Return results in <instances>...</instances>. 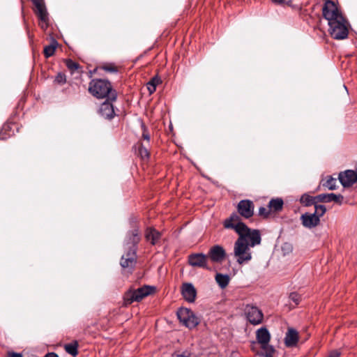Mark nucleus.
Masks as SVG:
<instances>
[{
	"mask_svg": "<svg viewBox=\"0 0 357 357\" xmlns=\"http://www.w3.org/2000/svg\"><path fill=\"white\" fill-rule=\"evenodd\" d=\"M299 201L303 206L306 207L315 205V204H317L319 202L317 199V195L313 197L307 193H304L303 195H302Z\"/></svg>",
	"mask_w": 357,
	"mask_h": 357,
	"instance_id": "nucleus-23",
	"label": "nucleus"
},
{
	"mask_svg": "<svg viewBox=\"0 0 357 357\" xmlns=\"http://www.w3.org/2000/svg\"><path fill=\"white\" fill-rule=\"evenodd\" d=\"M176 314L179 321L189 329L195 328L199 324V318L188 308H179Z\"/></svg>",
	"mask_w": 357,
	"mask_h": 357,
	"instance_id": "nucleus-6",
	"label": "nucleus"
},
{
	"mask_svg": "<svg viewBox=\"0 0 357 357\" xmlns=\"http://www.w3.org/2000/svg\"><path fill=\"white\" fill-rule=\"evenodd\" d=\"M223 226L225 229L235 231L238 235L236 241L237 242L248 243L252 248L261 243V237L259 230L248 227L235 212L224 220Z\"/></svg>",
	"mask_w": 357,
	"mask_h": 357,
	"instance_id": "nucleus-2",
	"label": "nucleus"
},
{
	"mask_svg": "<svg viewBox=\"0 0 357 357\" xmlns=\"http://www.w3.org/2000/svg\"><path fill=\"white\" fill-rule=\"evenodd\" d=\"M181 294L186 301L193 303L197 296V290L191 283H184L181 287Z\"/></svg>",
	"mask_w": 357,
	"mask_h": 357,
	"instance_id": "nucleus-18",
	"label": "nucleus"
},
{
	"mask_svg": "<svg viewBox=\"0 0 357 357\" xmlns=\"http://www.w3.org/2000/svg\"><path fill=\"white\" fill-rule=\"evenodd\" d=\"M139 155L142 160H148L150 158V152L142 143L139 144L138 148Z\"/></svg>",
	"mask_w": 357,
	"mask_h": 357,
	"instance_id": "nucleus-29",
	"label": "nucleus"
},
{
	"mask_svg": "<svg viewBox=\"0 0 357 357\" xmlns=\"http://www.w3.org/2000/svg\"><path fill=\"white\" fill-rule=\"evenodd\" d=\"M298 342V333L294 328H289L284 338V343L287 347L296 346Z\"/></svg>",
	"mask_w": 357,
	"mask_h": 357,
	"instance_id": "nucleus-21",
	"label": "nucleus"
},
{
	"mask_svg": "<svg viewBox=\"0 0 357 357\" xmlns=\"http://www.w3.org/2000/svg\"><path fill=\"white\" fill-rule=\"evenodd\" d=\"M155 291V287L150 285H144L137 289L131 287L123 294V305L127 307L134 302H140L148 296L153 294Z\"/></svg>",
	"mask_w": 357,
	"mask_h": 357,
	"instance_id": "nucleus-4",
	"label": "nucleus"
},
{
	"mask_svg": "<svg viewBox=\"0 0 357 357\" xmlns=\"http://www.w3.org/2000/svg\"><path fill=\"white\" fill-rule=\"evenodd\" d=\"M145 238L153 245L157 244L161 238L162 234L153 227H148L145 230Z\"/></svg>",
	"mask_w": 357,
	"mask_h": 357,
	"instance_id": "nucleus-20",
	"label": "nucleus"
},
{
	"mask_svg": "<svg viewBox=\"0 0 357 357\" xmlns=\"http://www.w3.org/2000/svg\"><path fill=\"white\" fill-rule=\"evenodd\" d=\"M341 356V353L337 350H333L330 352L328 357H340Z\"/></svg>",
	"mask_w": 357,
	"mask_h": 357,
	"instance_id": "nucleus-38",
	"label": "nucleus"
},
{
	"mask_svg": "<svg viewBox=\"0 0 357 357\" xmlns=\"http://www.w3.org/2000/svg\"><path fill=\"white\" fill-rule=\"evenodd\" d=\"M324 17L328 20L329 33L336 40H343L349 34V24L337 5L333 1H326L322 8Z\"/></svg>",
	"mask_w": 357,
	"mask_h": 357,
	"instance_id": "nucleus-1",
	"label": "nucleus"
},
{
	"mask_svg": "<svg viewBox=\"0 0 357 357\" xmlns=\"http://www.w3.org/2000/svg\"><path fill=\"white\" fill-rule=\"evenodd\" d=\"M256 337L263 351L268 350V347H273L268 344L271 340V335L266 328L263 327L258 329L256 332Z\"/></svg>",
	"mask_w": 357,
	"mask_h": 357,
	"instance_id": "nucleus-16",
	"label": "nucleus"
},
{
	"mask_svg": "<svg viewBox=\"0 0 357 357\" xmlns=\"http://www.w3.org/2000/svg\"><path fill=\"white\" fill-rule=\"evenodd\" d=\"M160 83H161V79L158 75L153 77L146 84L147 89H148L149 93L150 94L153 93L156 90L157 86Z\"/></svg>",
	"mask_w": 357,
	"mask_h": 357,
	"instance_id": "nucleus-26",
	"label": "nucleus"
},
{
	"mask_svg": "<svg viewBox=\"0 0 357 357\" xmlns=\"http://www.w3.org/2000/svg\"><path fill=\"white\" fill-rule=\"evenodd\" d=\"M35 6L34 13L39 20V26L45 31L49 26L48 13L43 0H31Z\"/></svg>",
	"mask_w": 357,
	"mask_h": 357,
	"instance_id": "nucleus-7",
	"label": "nucleus"
},
{
	"mask_svg": "<svg viewBox=\"0 0 357 357\" xmlns=\"http://www.w3.org/2000/svg\"><path fill=\"white\" fill-rule=\"evenodd\" d=\"M271 213V212L269 208L267 209L264 206H261L259 208V215L260 217H262L263 218H268L270 216Z\"/></svg>",
	"mask_w": 357,
	"mask_h": 357,
	"instance_id": "nucleus-35",
	"label": "nucleus"
},
{
	"mask_svg": "<svg viewBox=\"0 0 357 357\" xmlns=\"http://www.w3.org/2000/svg\"><path fill=\"white\" fill-rule=\"evenodd\" d=\"M66 67L72 72H75V70H77L79 67V64L77 62H75L74 61H73L72 59H66Z\"/></svg>",
	"mask_w": 357,
	"mask_h": 357,
	"instance_id": "nucleus-31",
	"label": "nucleus"
},
{
	"mask_svg": "<svg viewBox=\"0 0 357 357\" xmlns=\"http://www.w3.org/2000/svg\"><path fill=\"white\" fill-rule=\"evenodd\" d=\"M206 255L212 262L222 263L227 257V252L222 245H215L210 248Z\"/></svg>",
	"mask_w": 357,
	"mask_h": 357,
	"instance_id": "nucleus-14",
	"label": "nucleus"
},
{
	"mask_svg": "<svg viewBox=\"0 0 357 357\" xmlns=\"http://www.w3.org/2000/svg\"><path fill=\"white\" fill-rule=\"evenodd\" d=\"M284 202L281 198H273L270 200L268 208L271 213H279L282 211Z\"/></svg>",
	"mask_w": 357,
	"mask_h": 357,
	"instance_id": "nucleus-22",
	"label": "nucleus"
},
{
	"mask_svg": "<svg viewBox=\"0 0 357 357\" xmlns=\"http://www.w3.org/2000/svg\"><path fill=\"white\" fill-rule=\"evenodd\" d=\"M44 357H59V356L54 352H49Z\"/></svg>",
	"mask_w": 357,
	"mask_h": 357,
	"instance_id": "nucleus-41",
	"label": "nucleus"
},
{
	"mask_svg": "<svg viewBox=\"0 0 357 357\" xmlns=\"http://www.w3.org/2000/svg\"><path fill=\"white\" fill-rule=\"evenodd\" d=\"M302 225L306 228H314L319 225L320 218L314 213H305L301 216Z\"/></svg>",
	"mask_w": 357,
	"mask_h": 357,
	"instance_id": "nucleus-17",
	"label": "nucleus"
},
{
	"mask_svg": "<svg viewBox=\"0 0 357 357\" xmlns=\"http://www.w3.org/2000/svg\"><path fill=\"white\" fill-rule=\"evenodd\" d=\"M236 210L238 212L236 214L241 218L249 219L254 215L255 204L250 199H242L238 203Z\"/></svg>",
	"mask_w": 357,
	"mask_h": 357,
	"instance_id": "nucleus-10",
	"label": "nucleus"
},
{
	"mask_svg": "<svg viewBox=\"0 0 357 357\" xmlns=\"http://www.w3.org/2000/svg\"><path fill=\"white\" fill-rule=\"evenodd\" d=\"M171 357H189L184 354L174 353Z\"/></svg>",
	"mask_w": 357,
	"mask_h": 357,
	"instance_id": "nucleus-40",
	"label": "nucleus"
},
{
	"mask_svg": "<svg viewBox=\"0 0 357 357\" xmlns=\"http://www.w3.org/2000/svg\"><path fill=\"white\" fill-rule=\"evenodd\" d=\"M215 281L222 289H225L229 283L230 278L228 275L217 273L215 277Z\"/></svg>",
	"mask_w": 357,
	"mask_h": 357,
	"instance_id": "nucleus-25",
	"label": "nucleus"
},
{
	"mask_svg": "<svg viewBox=\"0 0 357 357\" xmlns=\"http://www.w3.org/2000/svg\"><path fill=\"white\" fill-rule=\"evenodd\" d=\"M188 263L192 267L211 270V268L208 266L207 255L203 253H192L189 255L188 257Z\"/></svg>",
	"mask_w": 357,
	"mask_h": 357,
	"instance_id": "nucleus-11",
	"label": "nucleus"
},
{
	"mask_svg": "<svg viewBox=\"0 0 357 357\" xmlns=\"http://www.w3.org/2000/svg\"><path fill=\"white\" fill-rule=\"evenodd\" d=\"M99 68L107 73H116L119 71V68L112 63H105Z\"/></svg>",
	"mask_w": 357,
	"mask_h": 357,
	"instance_id": "nucleus-30",
	"label": "nucleus"
},
{
	"mask_svg": "<svg viewBox=\"0 0 357 357\" xmlns=\"http://www.w3.org/2000/svg\"><path fill=\"white\" fill-rule=\"evenodd\" d=\"M63 347L66 352L73 357H76L79 354V343L77 340H73L70 343L64 344Z\"/></svg>",
	"mask_w": 357,
	"mask_h": 357,
	"instance_id": "nucleus-24",
	"label": "nucleus"
},
{
	"mask_svg": "<svg viewBox=\"0 0 357 357\" xmlns=\"http://www.w3.org/2000/svg\"><path fill=\"white\" fill-rule=\"evenodd\" d=\"M275 3H282L285 0H271Z\"/></svg>",
	"mask_w": 357,
	"mask_h": 357,
	"instance_id": "nucleus-42",
	"label": "nucleus"
},
{
	"mask_svg": "<svg viewBox=\"0 0 357 357\" xmlns=\"http://www.w3.org/2000/svg\"><path fill=\"white\" fill-rule=\"evenodd\" d=\"M250 245L248 243H243L235 241L234 245V255L236 262L242 265L249 262L252 259V252Z\"/></svg>",
	"mask_w": 357,
	"mask_h": 357,
	"instance_id": "nucleus-5",
	"label": "nucleus"
},
{
	"mask_svg": "<svg viewBox=\"0 0 357 357\" xmlns=\"http://www.w3.org/2000/svg\"><path fill=\"white\" fill-rule=\"evenodd\" d=\"M338 179L344 188H349L357 183V167L356 170L347 169L339 174Z\"/></svg>",
	"mask_w": 357,
	"mask_h": 357,
	"instance_id": "nucleus-13",
	"label": "nucleus"
},
{
	"mask_svg": "<svg viewBox=\"0 0 357 357\" xmlns=\"http://www.w3.org/2000/svg\"><path fill=\"white\" fill-rule=\"evenodd\" d=\"M56 84L63 85L66 82V76L63 73H58L55 77L54 81Z\"/></svg>",
	"mask_w": 357,
	"mask_h": 357,
	"instance_id": "nucleus-34",
	"label": "nucleus"
},
{
	"mask_svg": "<svg viewBox=\"0 0 357 357\" xmlns=\"http://www.w3.org/2000/svg\"><path fill=\"white\" fill-rule=\"evenodd\" d=\"M58 43L56 40H53L52 43L44 47L43 53L46 58L53 56L55 53Z\"/></svg>",
	"mask_w": 357,
	"mask_h": 357,
	"instance_id": "nucleus-27",
	"label": "nucleus"
},
{
	"mask_svg": "<svg viewBox=\"0 0 357 357\" xmlns=\"http://www.w3.org/2000/svg\"><path fill=\"white\" fill-rule=\"evenodd\" d=\"M289 298L295 303L296 305H298L301 300V296L296 292H291L289 294Z\"/></svg>",
	"mask_w": 357,
	"mask_h": 357,
	"instance_id": "nucleus-37",
	"label": "nucleus"
},
{
	"mask_svg": "<svg viewBox=\"0 0 357 357\" xmlns=\"http://www.w3.org/2000/svg\"><path fill=\"white\" fill-rule=\"evenodd\" d=\"M245 314L248 321L252 325L261 324L264 319V314L257 307L248 305L245 309Z\"/></svg>",
	"mask_w": 357,
	"mask_h": 357,
	"instance_id": "nucleus-12",
	"label": "nucleus"
},
{
	"mask_svg": "<svg viewBox=\"0 0 357 357\" xmlns=\"http://www.w3.org/2000/svg\"><path fill=\"white\" fill-rule=\"evenodd\" d=\"M337 180L333 178L331 176H328L326 178V181L323 183V185L331 190H333L336 188Z\"/></svg>",
	"mask_w": 357,
	"mask_h": 357,
	"instance_id": "nucleus-28",
	"label": "nucleus"
},
{
	"mask_svg": "<svg viewBox=\"0 0 357 357\" xmlns=\"http://www.w3.org/2000/svg\"><path fill=\"white\" fill-rule=\"evenodd\" d=\"M89 93L97 99H109L116 101L117 92L112 83L105 79L94 78L89 83Z\"/></svg>",
	"mask_w": 357,
	"mask_h": 357,
	"instance_id": "nucleus-3",
	"label": "nucleus"
},
{
	"mask_svg": "<svg viewBox=\"0 0 357 357\" xmlns=\"http://www.w3.org/2000/svg\"><path fill=\"white\" fill-rule=\"evenodd\" d=\"M114 102L108 98L100 104L98 113L102 117L107 120H112L114 118L116 113L113 105Z\"/></svg>",
	"mask_w": 357,
	"mask_h": 357,
	"instance_id": "nucleus-15",
	"label": "nucleus"
},
{
	"mask_svg": "<svg viewBox=\"0 0 357 357\" xmlns=\"http://www.w3.org/2000/svg\"><path fill=\"white\" fill-rule=\"evenodd\" d=\"M137 261V252L134 250H125L120 260L121 268L128 273H132Z\"/></svg>",
	"mask_w": 357,
	"mask_h": 357,
	"instance_id": "nucleus-8",
	"label": "nucleus"
},
{
	"mask_svg": "<svg viewBox=\"0 0 357 357\" xmlns=\"http://www.w3.org/2000/svg\"><path fill=\"white\" fill-rule=\"evenodd\" d=\"M8 357H22V356L20 354L12 352L8 354Z\"/></svg>",
	"mask_w": 357,
	"mask_h": 357,
	"instance_id": "nucleus-39",
	"label": "nucleus"
},
{
	"mask_svg": "<svg viewBox=\"0 0 357 357\" xmlns=\"http://www.w3.org/2000/svg\"><path fill=\"white\" fill-rule=\"evenodd\" d=\"M317 199L319 202L322 203H328L331 202H334L337 204H342L344 197L339 194L336 195L334 193H328V194H320L317 195Z\"/></svg>",
	"mask_w": 357,
	"mask_h": 357,
	"instance_id": "nucleus-19",
	"label": "nucleus"
},
{
	"mask_svg": "<svg viewBox=\"0 0 357 357\" xmlns=\"http://www.w3.org/2000/svg\"><path fill=\"white\" fill-rule=\"evenodd\" d=\"M142 130V138L147 142L150 141V134L149 130L144 123H142L141 124Z\"/></svg>",
	"mask_w": 357,
	"mask_h": 357,
	"instance_id": "nucleus-36",
	"label": "nucleus"
},
{
	"mask_svg": "<svg viewBox=\"0 0 357 357\" xmlns=\"http://www.w3.org/2000/svg\"><path fill=\"white\" fill-rule=\"evenodd\" d=\"M275 349L273 347H268V350H264L261 352H257V355L264 357H273Z\"/></svg>",
	"mask_w": 357,
	"mask_h": 357,
	"instance_id": "nucleus-33",
	"label": "nucleus"
},
{
	"mask_svg": "<svg viewBox=\"0 0 357 357\" xmlns=\"http://www.w3.org/2000/svg\"><path fill=\"white\" fill-rule=\"evenodd\" d=\"M141 241V234L137 226L128 231L125 239V250H134L137 251L138 244Z\"/></svg>",
	"mask_w": 357,
	"mask_h": 357,
	"instance_id": "nucleus-9",
	"label": "nucleus"
},
{
	"mask_svg": "<svg viewBox=\"0 0 357 357\" xmlns=\"http://www.w3.org/2000/svg\"><path fill=\"white\" fill-rule=\"evenodd\" d=\"M314 206L315 210H314V213H313L317 215L319 218H320L325 214V213L326 211V206L324 205H320V204H315V205H314Z\"/></svg>",
	"mask_w": 357,
	"mask_h": 357,
	"instance_id": "nucleus-32",
	"label": "nucleus"
}]
</instances>
